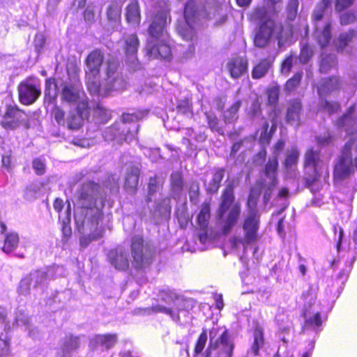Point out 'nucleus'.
<instances>
[{
	"label": "nucleus",
	"mask_w": 357,
	"mask_h": 357,
	"mask_svg": "<svg viewBox=\"0 0 357 357\" xmlns=\"http://www.w3.org/2000/svg\"><path fill=\"white\" fill-rule=\"evenodd\" d=\"M169 199H165L164 200V206H157V208L153 213V215H162L166 213H170L171 206L169 205Z\"/></svg>",
	"instance_id": "nucleus-62"
},
{
	"label": "nucleus",
	"mask_w": 357,
	"mask_h": 357,
	"mask_svg": "<svg viewBox=\"0 0 357 357\" xmlns=\"http://www.w3.org/2000/svg\"><path fill=\"white\" fill-rule=\"evenodd\" d=\"M20 102L26 105L33 104L41 94L40 82L36 77H29L18 86Z\"/></svg>",
	"instance_id": "nucleus-15"
},
{
	"label": "nucleus",
	"mask_w": 357,
	"mask_h": 357,
	"mask_svg": "<svg viewBox=\"0 0 357 357\" xmlns=\"http://www.w3.org/2000/svg\"><path fill=\"white\" fill-rule=\"evenodd\" d=\"M167 21H171V19L169 16V10L167 6H166L165 8H162L156 13L153 22L166 23Z\"/></svg>",
	"instance_id": "nucleus-54"
},
{
	"label": "nucleus",
	"mask_w": 357,
	"mask_h": 357,
	"mask_svg": "<svg viewBox=\"0 0 357 357\" xmlns=\"http://www.w3.org/2000/svg\"><path fill=\"white\" fill-rule=\"evenodd\" d=\"M312 56V50L308 45H303L301 50L299 56L300 61L303 63H307Z\"/></svg>",
	"instance_id": "nucleus-57"
},
{
	"label": "nucleus",
	"mask_w": 357,
	"mask_h": 357,
	"mask_svg": "<svg viewBox=\"0 0 357 357\" xmlns=\"http://www.w3.org/2000/svg\"><path fill=\"white\" fill-rule=\"evenodd\" d=\"M79 337L72 335H66L62 343L61 351H59L56 357H71V352L79 347Z\"/></svg>",
	"instance_id": "nucleus-27"
},
{
	"label": "nucleus",
	"mask_w": 357,
	"mask_h": 357,
	"mask_svg": "<svg viewBox=\"0 0 357 357\" xmlns=\"http://www.w3.org/2000/svg\"><path fill=\"white\" fill-rule=\"evenodd\" d=\"M241 102L236 101L229 109L224 112V119L226 123H232L237 118V112L241 107Z\"/></svg>",
	"instance_id": "nucleus-42"
},
{
	"label": "nucleus",
	"mask_w": 357,
	"mask_h": 357,
	"mask_svg": "<svg viewBox=\"0 0 357 357\" xmlns=\"http://www.w3.org/2000/svg\"><path fill=\"white\" fill-rule=\"evenodd\" d=\"M117 342L116 334L96 335L91 338L89 347L93 349L107 350L112 348Z\"/></svg>",
	"instance_id": "nucleus-24"
},
{
	"label": "nucleus",
	"mask_w": 357,
	"mask_h": 357,
	"mask_svg": "<svg viewBox=\"0 0 357 357\" xmlns=\"http://www.w3.org/2000/svg\"><path fill=\"white\" fill-rule=\"evenodd\" d=\"M94 115L99 122L105 123L111 118V112L102 106H98Z\"/></svg>",
	"instance_id": "nucleus-47"
},
{
	"label": "nucleus",
	"mask_w": 357,
	"mask_h": 357,
	"mask_svg": "<svg viewBox=\"0 0 357 357\" xmlns=\"http://www.w3.org/2000/svg\"><path fill=\"white\" fill-rule=\"evenodd\" d=\"M302 77V73L298 72L296 73L293 77L289 79L285 85V89L288 91H291L295 89L296 86L298 85V84L301 82Z\"/></svg>",
	"instance_id": "nucleus-55"
},
{
	"label": "nucleus",
	"mask_w": 357,
	"mask_h": 357,
	"mask_svg": "<svg viewBox=\"0 0 357 357\" xmlns=\"http://www.w3.org/2000/svg\"><path fill=\"white\" fill-rule=\"evenodd\" d=\"M296 60V57H294L293 55H290L289 56L287 57L282 63L281 73L285 75H288L291 71L294 61Z\"/></svg>",
	"instance_id": "nucleus-59"
},
{
	"label": "nucleus",
	"mask_w": 357,
	"mask_h": 357,
	"mask_svg": "<svg viewBox=\"0 0 357 357\" xmlns=\"http://www.w3.org/2000/svg\"><path fill=\"white\" fill-rule=\"evenodd\" d=\"M284 143L282 140H279L274 146V156L269 159L268 163L265 167V174L268 178L270 179V185L268 190H271V188H273L277 185V169L278 166V155L281 150L283 149Z\"/></svg>",
	"instance_id": "nucleus-21"
},
{
	"label": "nucleus",
	"mask_w": 357,
	"mask_h": 357,
	"mask_svg": "<svg viewBox=\"0 0 357 357\" xmlns=\"http://www.w3.org/2000/svg\"><path fill=\"white\" fill-rule=\"evenodd\" d=\"M139 40L135 34L128 36L125 39L126 63L130 70L135 71L140 68L136 52Z\"/></svg>",
	"instance_id": "nucleus-19"
},
{
	"label": "nucleus",
	"mask_w": 357,
	"mask_h": 357,
	"mask_svg": "<svg viewBox=\"0 0 357 357\" xmlns=\"http://www.w3.org/2000/svg\"><path fill=\"white\" fill-rule=\"evenodd\" d=\"M199 184L197 181H192L189 187V195L190 202L197 204L199 197Z\"/></svg>",
	"instance_id": "nucleus-58"
},
{
	"label": "nucleus",
	"mask_w": 357,
	"mask_h": 357,
	"mask_svg": "<svg viewBox=\"0 0 357 357\" xmlns=\"http://www.w3.org/2000/svg\"><path fill=\"white\" fill-rule=\"evenodd\" d=\"M357 169V136L352 137L344 144L334 167V178L342 181L352 175Z\"/></svg>",
	"instance_id": "nucleus-9"
},
{
	"label": "nucleus",
	"mask_w": 357,
	"mask_h": 357,
	"mask_svg": "<svg viewBox=\"0 0 357 357\" xmlns=\"http://www.w3.org/2000/svg\"><path fill=\"white\" fill-rule=\"evenodd\" d=\"M129 254L123 248L112 250L107 255L109 263L119 271H126L130 265Z\"/></svg>",
	"instance_id": "nucleus-23"
},
{
	"label": "nucleus",
	"mask_w": 357,
	"mask_h": 357,
	"mask_svg": "<svg viewBox=\"0 0 357 357\" xmlns=\"http://www.w3.org/2000/svg\"><path fill=\"white\" fill-rule=\"evenodd\" d=\"M304 304L305 323L303 326V333L313 332L315 335L322 330L323 319L321 316V309L319 304L316 303V292L312 287L302 294Z\"/></svg>",
	"instance_id": "nucleus-10"
},
{
	"label": "nucleus",
	"mask_w": 357,
	"mask_h": 357,
	"mask_svg": "<svg viewBox=\"0 0 357 357\" xmlns=\"http://www.w3.org/2000/svg\"><path fill=\"white\" fill-rule=\"evenodd\" d=\"M301 103L295 100L290 103L287 112V121L292 126H298L300 121Z\"/></svg>",
	"instance_id": "nucleus-29"
},
{
	"label": "nucleus",
	"mask_w": 357,
	"mask_h": 357,
	"mask_svg": "<svg viewBox=\"0 0 357 357\" xmlns=\"http://www.w3.org/2000/svg\"><path fill=\"white\" fill-rule=\"evenodd\" d=\"M331 1L332 0H321V1L317 4L312 15L314 20L320 21L324 20V15L331 10Z\"/></svg>",
	"instance_id": "nucleus-35"
},
{
	"label": "nucleus",
	"mask_w": 357,
	"mask_h": 357,
	"mask_svg": "<svg viewBox=\"0 0 357 357\" xmlns=\"http://www.w3.org/2000/svg\"><path fill=\"white\" fill-rule=\"evenodd\" d=\"M52 114L54 115V117L56 121L59 125H65V123H66V125H68V119L72 120V116L73 115H76V114H73L70 115V116L68 117V119L66 121L64 119V112L62 109H61L59 107H55V109L52 112ZM68 126V128L71 129L68 126Z\"/></svg>",
	"instance_id": "nucleus-52"
},
{
	"label": "nucleus",
	"mask_w": 357,
	"mask_h": 357,
	"mask_svg": "<svg viewBox=\"0 0 357 357\" xmlns=\"http://www.w3.org/2000/svg\"><path fill=\"white\" fill-rule=\"evenodd\" d=\"M59 221L62 224V231L65 236L68 237L71 234V228L70 227V205L68 204L67 208L63 214H59Z\"/></svg>",
	"instance_id": "nucleus-39"
},
{
	"label": "nucleus",
	"mask_w": 357,
	"mask_h": 357,
	"mask_svg": "<svg viewBox=\"0 0 357 357\" xmlns=\"http://www.w3.org/2000/svg\"><path fill=\"white\" fill-rule=\"evenodd\" d=\"M241 213V205L234 202L233 189L227 187L222 195V202L218 210L224 234H227L236 224Z\"/></svg>",
	"instance_id": "nucleus-11"
},
{
	"label": "nucleus",
	"mask_w": 357,
	"mask_h": 357,
	"mask_svg": "<svg viewBox=\"0 0 357 357\" xmlns=\"http://www.w3.org/2000/svg\"><path fill=\"white\" fill-rule=\"evenodd\" d=\"M339 86V79L336 77L321 79L317 86L318 93L321 99V107L329 114L336 112L339 109L340 105L337 102H330L326 100L324 101V98L327 94L338 89Z\"/></svg>",
	"instance_id": "nucleus-14"
},
{
	"label": "nucleus",
	"mask_w": 357,
	"mask_h": 357,
	"mask_svg": "<svg viewBox=\"0 0 357 357\" xmlns=\"http://www.w3.org/2000/svg\"><path fill=\"white\" fill-rule=\"evenodd\" d=\"M32 165L37 174L42 175L45 173V164L43 159L40 158L34 159Z\"/></svg>",
	"instance_id": "nucleus-61"
},
{
	"label": "nucleus",
	"mask_w": 357,
	"mask_h": 357,
	"mask_svg": "<svg viewBox=\"0 0 357 357\" xmlns=\"http://www.w3.org/2000/svg\"><path fill=\"white\" fill-rule=\"evenodd\" d=\"M307 33L305 24H260L254 42L256 46L262 47L268 40H276L282 47L296 41L298 36H306Z\"/></svg>",
	"instance_id": "nucleus-4"
},
{
	"label": "nucleus",
	"mask_w": 357,
	"mask_h": 357,
	"mask_svg": "<svg viewBox=\"0 0 357 357\" xmlns=\"http://www.w3.org/2000/svg\"><path fill=\"white\" fill-rule=\"evenodd\" d=\"M158 296L166 305L157 304L153 306V311L165 314L174 321L181 324H185L190 320V312L194 306L192 299L185 298L168 287L160 289Z\"/></svg>",
	"instance_id": "nucleus-5"
},
{
	"label": "nucleus",
	"mask_w": 357,
	"mask_h": 357,
	"mask_svg": "<svg viewBox=\"0 0 357 357\" xmlns=\"http://www.w3.org/2000/svg\"><path fill=\"white\" fill-rule=\"evenodd\" d=\"M323 166L324 162L318 149L307 150L305 155V167L312 179H316L319 176Z\"/></svg>",
	"instance_id": "nucleus-20"
},
{
	"label": "nucleus",
	"mask_w": 357,
	"mask_h": 357,
	"mask_svg": "<svg viewBox=\"0 0 357 357\" xmlns=\"http://www.w3.org/2000/svg\"><path fill=\"white\" fill-rule=\"evenodd\" d=\"M166 24H150L149 38L146 47L147 55L152 59H170L172 50Z\"/></svg>",
	"instance_id": "nucleus-8"
},
{
	"label": "nucleus",
	"mask_w": 357,
	"mask_h": 357,
	"mask_svg": "<svg viewBox=\"0 0 357 357\" xmlns=\"http://www.w3.org/2000/svg\"><path fill=\"white\" fill-rule=\"evenodd\" d=\"M254 342L252 346V351L255 355H257L259 349L264 344V334L262 329L259 327H256L254 333Z\"/></svg>",
	"instance_id": "nucleus-43"
},
{
	"label": "nucleus",
	"mask_w": 357,
	"mask_h": 357,
	"mask_svg": "<svg viewBox=\"0 0 357 357\" xmlns=\"http://www.w3.org/2000/svg\"><path fill=\"white\" fill-rule=\"evenodd\" d=\"M103 59V53L100 50L92 51L86 59V83L92 94L107 96L113 91H120L126 86V82L121 74L116 71L118 64L113 60L107 62L105 86L100 84L99 73Z\"/></svg>",
	"instance_id": "nucleus-3"
},
{
	"label": "nucleus",
	"mask_w": 357,
	"mask_h": 357,
	"mask_svg": "<svg viewBox=\"0 0 357 357\" xmlns=\"http://www.w3.org/2000/svg\"><path fill=\"white\" fill-rule=\"evenodd\" d=\"M24 326L25 329L28 331L29 335L33 338L36 337L34 329L31 328L29 319L26 317L22 310H17L15 316V321L13 324V327L15 326Z\"/></svg>",
	"instance_id": "nucleus-32"
},
{
	"label": "nucleus",
	"mask_w": 357,
	"mask_h": 357,
	"mask_svg": "<svg viewBox=\"0 0 357 357\" xmlns=\"http://www.w3.org/2000/svg\"><path fill=\"white\" fill-rule=\"evenodd\" d=\"M299 157V152L296 147H292L287 154L284 165L287 170L290 173V176L295 175V168Z\"/></svg>",
	"instance_id": "nucleus-31"
},
{
	"label": "nucleus",
	"mask_w": 357,
	"mask_h": 357,
	"mask_svg": "<svg viewBox=\"0 0 357 357\" xmlns=\"http://www.w3.org/2000/svg\"><path fill=\"white\" fill-rule=\"evenodd\" d=\"M47 280V274L43 271H36L31 273L29 276L22 279L20 281L18 292L22 295H26L30 291V287L33 284V288H41L43 289Z\"/></svg>",
	"instance_id": "nucleus-18"
},
{
	"label": "nucleus",
	"mask_w": 357,
	"mask_h": 357,
	"mask_svg": "<svg viewBox=\"0 0 357 357\" xmlns=\"http://www.w3.org/2000/svg\"><path fill=\"white\" fill-rule=\"evenodd\" d=\"M18 244V234L16 232H10L6 235L2 250L6 253H10L17 248Z\"/></svg>",
	"instance_id": "nucleus-37"
},
{
	"label": "nucleus",
	"mask_w": 357,
	"mask_h": 357,
	"mask_svg": "<svg viewBox=\"0 0 357 357\" xmlns=\"http://www.w3.org/2000/svg\"><path fill=\"white\" fill-rule=\"evenodd\" d=\"M69 76L70 81L63 84L61 99L76 106V115L72 116V120L68 121V126L75 130L81 126L84 118L88 115L89 103L77 72L74 70L72 75L69 73Z\"/></svg>",
	"instance_id": "nucleus-6"
},
{
	"label": "nucleus",
	"mask_w": 357,
	"mask_h": 357,
	"mask_svg": "<svg viewBox=\"0 0 357 357\" xmlns=\"http://www.w3.org/2000/svg\"><path fill=\"white\" fill-rule=\"evenodd\" d=\"M125 16L127 22H139L140 20V12L138 3L132 1L128 3L125 9Z\"/></svg>",
	"instance_id": "nucleus-33"
},
{
	"label": "nucleus",
	"mask_w": 357,
	"mask_h": 357,
	"mask_svg": "<svg viewBox=\"0 0 357 357\" xmlns=\"http://www.w3.org/2000/svg\"><path fill=\"white\" fill-rule=\"evenodd\" d=\"M171 188L172 196L178 198L183 189L182 176L179 172H174L171 176Z\"/></svg>",
	"instance_id": "nucleus-36"
},
{
	"label": "nucleus",
	"mask_w": 357,
	"mask_h": 357,
	"mask_svg": "<svg viewBox=\"0 0 357 357\" xmlns=\"http://www.w3.org/2000/svg\"><path fill=\"white\" fill-rule=\"evenodd\" d=\"M225 171L223 169H217L213 174L211 180L208 183H206V190L211 193H214L218 191L220 183L224 177Z\"/></svg>",
	"instance_id": "nucleus-34"
},
{
	"label": "nucleus",
	"mask_w": 357,
	"mask_h": 357,
	"mask_svg": "<svg viewBox=\"0 0 357 357\" xmlns=\"http://www.w3.org/2000/svg\"><path fill=\"white\" fill-rule=\"evenodd\" d=\"M298 7V0H289L287 6V17L290 21L296 19Z\"/></svg>",
	"instance_id": "nucleus-53"
},
{
	"label": "nucleus",
	"mask_w": 357,
	"mask_h": 357,
	"mask_svg": "<svg viewBox=\"0 0 357 357\" xmlns=\"http://www.w3.org/2000/svg\"><path fill=\"white\" fill-rule=\"evenodd\" d=\"M139 174V169L138 167H132L130 168L125 180V187L127 189H130L131 190H135L138 183Z\"/></svg>",
	"instance_id": "nucleus-38"
},
{
	"label": "nucleus",
	"mask_w": 357,
	"mask_h": 357,
	"mask_svg": "<svg viewBox=\"0 0 357 357\" xmlns=\"http://www.w3.org/2000/svg\"><path fill=\"white\" fill-rule=\"evenodd\" d=\"M210 218L211 211L209 204L204 202L202 204L197 216V224L201 231L198 235V238L199 243L203 245H206L211 242L208 235V225Z\"/></svg>",
	"instance_id": "nucleus-17"
},
{
	"label": "nucleus",
	"mask_w": 357,
	"mask_h": 357,
	"mask_svg": "<svg viewBox=\"0 0 357 357\" xmlns=\"http://www.w3.org/2000/svg\"><path fill=\"white\" fill-rule=\"evenodd\" d=\"M227 69L231 77L237 79L248 71V60L243 57L231 59L227 63Z\"/></svg>",
	"instance_id": "nucleus-25"
},
{
	"label": "nucleus",
	"mask_w": 357,
	"mask_h": 357,
	"mask_svg": "<svg viewBox=\"0 0 357 357\" xmlns=\"http://www.w3.org/2000/svg\"><path fill=\"white\" fill-rule=\"evenodd\" d=\"M200 0H188L185 6L184 14L185 17H192L198 9Z\"/></svg>",
	"instance_id": "nucleus-48"
},
{
	"label": "nucleus",
	"mask_w": 357,
	"mask_h": 357,
	"mask_svg": "<svg viewBox=\"0 0 357 357\" xmlns=\"http://www.w3.org/2000/svg\"><path fill=\"white\" fill-rule=\"evenodd\" d=\"M176 29L181 37L185 40H190L195 36V29L192 24H177Z\"/></svg>",
	"instance_id": "nucleus-40"
},
{
	"label": "nucleus",
	"mask_w": 357,
	"mask_h": 357,
	"mask_svg": "<svg viewBox=\"0 0 357 357\" xmlns=\"http://www.w3.org/2000/svg\"><path fill=\"white\" fill-rule=\"evenodd\" d=\"M339 230V234L337 238V249L339 252H341V250H343L346 249V248L343 247L342 245V238H343V230L341 227L338 228ZM337 227H335V231L337 232ZM351 240L352 241H349L348 245H347V249L348 250L349 255L351 257V259L349 262V265H347L348 267V269L342 270L338 275V280H340V282L342 284H344L345 281L347 280L349 273L352 268V265L356 261L357 258V225L355 227L353 234L351 236Z\"/></svg>",
	"instance_id": "nucleus-13"
},
{
	"label": "nucleus",
	"mask_w": 357,
	"mask_h": 357,
	"mask_svg": "<svg viewBox=\"0 0 357 357\" xmlns=\"http://www.w3.org/2000/svg\"><path fill=\"white\" fill-rule=\"evenodd\" d=\"M314 36L321 48L326 47L331 40V24H315Z\"/></svg>",
	"instance_id": "nucleus-26"
},
{
	"label": "nucleus",
	"mask_w": 357,
	"mask_h": 357,
	"mask_svg": "<svg viewBox=\"0 0 357 357\" xmlns=\"http://www.w3.org/2000/svg\"><path fill=\"white\" fill-rule=\"evenodd\" d=\"M252 141V137H246L243 141L235 142L231 147L230 153L231 156H234L235 154L241 149V147L243 145L244 143L249 142L251 144Z\"/></svg>",
	"instance_id": "nucleus-63"
},
{
	"label": "nucleus",
	"mask_w": 357,
	"mask_h": 357,
	"mask_svg": "<svg viewBox=\"0 0 357 357\" xmlns=\"http://www.w3.org/2000/svg\"><path fill=\"white\" fill-rule=\"evenodd\" d=\"M26 114L15 105L6 104L1 126L6 130H14L26 121Z\"/></svg>",
	"instance_id": "nucleus-16"
},
{
	"label": "nucleus",
	"mask_w": 357,
	"mask_h": 357,
	"mask_svg": "<svg viewBox=\"0 0 357 357\" xmlns=\"http://www.w3.org/2000/svg\"><path fill=\"white\" fill-rule=\"evenodd\" d=\"M354 0H336L335 10L341 12L352 5Z\"/></svg>",
	"instance_id": "nucleus-64"
},
{
	"label": "nucleus",
	"mask_w": 357,
	"mask_h": 357,
	"mask_svg": "<svg viewBox=\"0 0 357 357\" xmlns=\"http://www.w3.org/2000/svg\"><path fill=\"white\" fill-rule=\"evenodd\" d=\"M270 185V179L264 183H258L255 186L252 187L248 199V213L244 219L243 225V234H238L229 240V244L231 249L238 255L242 251L244 252L247 247L255 243L258 239V230L259 228V214L257 208V200L264 190V202L267 204L271 197V194L274 190H268Z\"/></svg>",
	"instance_id": "nucleus-2"
},
{
	"label": "nucleus",
	"mask_w": 357,
	"mask_h": 357,
	"mask_svg": "<svg viewBox=\"0 0 357 357\" xmlns=\"http://www.w3.org/2000/svg\"><path fill=\"white\" fill-rule=\"evenodd\" d=\"M273 60L271 58H266L261 60L256 65L252 71V77L253 79H260L264 77L269 69L271 68Z\"/></svg>",
	"instance_id": "nucleus-30"
},
{
	"label": "nucleus",
	"mask_w": 357,
	"mask_h": 357,
	"mask_svg": "<svg viewBox=\"0 0 357 357\" xmlns=\"http://www.w3.org/2000/svg\"><path fill=\"white\" fill-rule=\"evenodd\" d=\"M160 183L161 181L159 179V178L156 176L150 178L149 183V202L151 201V196L159 190Z\"/></svg>",
	"instance_id": "nucleus-51"
},
{
	"label": "nucleus",
	"mask_w": 357,
	"mask_h": 357,
	"mask_svg": "<svg viewBox=\"0 0 357 357\" xmlns=\"http://www.w3.org/2000/svg\"><path fill=\"white\" fill-rule=\"evenodd\" d=\"M10 339L6 334L0 336V357H8L10 354Z\"/></svg>",
	"instance_id": "nucleus-46"
},
{
	"label": "nucleus",
	"mask_w": 357,
	"mask_h": 357,
	"mask_svg": "<svg viewBox=\"0 0 357 357\" xmlns=\"http://www.w3.org/2000/svg\"><path fill=\"white\" fill-rule=\"evenodd\" d=\"M148 114V110H140L132 113H126L122 115L120 121L116 122L111 127L107 128L102 136L106 141L116 140L117 143L123 142H132L137 135L138 125L131 123L144 118Z\"/></svg>",
	"instance_id": "nucleus-7"
},
{
	"label": "nucleus",
	"mask_w": 357,
	"mask_h": 357,
	"mask_svg": "<svg viewBox=\"0 0 357 357\" xmlns=\"http://www.w3.org/2000/svg\"><path fill=\"white\" fill-rule=\"evenodd\" d=\"M75 211V221L79 233L80 245L86 248L90 241L101 238L105 231L102 208L104 206L100 186L93 182L84 183L81 188Z\"/></svg>",
	"instance_id": "nucleus-1"
},
{
	"label": "nucleus",
	"mask_w": 357,
	"mask_h": 357,
	"mask_svg": "<svg viewBox=\"0 0 357 357\" xmlns=\"http://www.w3.org/2000/svg\"><path fill=\"white\" fill-rule=\"evenodd\" d=\"M176 109H177V111L178 113L185 114L188 116H190L192 115L191 105L190 104V102L188 100H184L181 101L178 104Z\"/></svg>",
	"instance_id": "nucleus-56"
},
{
	"label": "nucleus",
	"mask_w": 357,
	"mask_h": 357,
	"mask_svg": "<svg viewBox=\"0 0 357 357\" xmlns=\"http://www.w3.org/2000/svg\"><path fill=\"white\" fill-rule=\"evenodd\" d=\"M45 43V36L43 33H38L36 35L34 39L35 49L37 53L39 54L41 53L44 44Z\"/></svg>",
	"instance_id": "nucleus-60"
},
{
	"label": "nucleus",
	"mask_w": 357,
	"mask_h": 357,
	"mask_svg": "<svg viewBox=\"0 0 357 357\" xmlns=\"http://www.w3.org/2000/svg\"><path fill=\"white\" fill-rule=\"evenodd\" d=\"M354 31L342 33L339 37L333 40V44L338 52H349V48L351 47L354 38Z\"/></svg>",
	"instance_id": "nucleus-28"
},
{
	"label": "nucleus",
	"mask_w": 357,
	"mask_h": 357,
	"mask_svg": "<svg viewBox=\"0 0 357 357\" xmlns=\"http://www.w3.org/2000/svg\"><path fill=\"white\" fill-rule=\"evenodd\" d=\"M107 16L111 22H117L121 17V8L116 2H113L107 8Z\"/></svg>",
	"instance_id": "nucleus-44"
},
{
	"label": "nucleus",
	"mask_w": 357,
	"mask_h": 357,
	"mask_svg": "<svg viewBox=\"0 0 357 357\" xmlns=\"http://www.w3.org/2000/svg\"><path fill=\"white\" fill-rule=\"evenodd\" d=\"M205 114L208 121V124L211 130L221 133L222 132V128L220 126L219 120L216 116L212 113H205Z\"/></svg>",
	"instance_id": "nucleus-49"
},
{
	"label": "nucleus",
	"mask_w": 357,
	"mask_h": 357,
	"mask_svg": "<svg viewBox=\"0 0 357 357\" xmlns=\"http://www.w3.org/2000/svg\"><path fill=\"white\" fill-rule=\"evenodd\" d=\"M336 63V58L334 54L324 55L322 54L321 62L320 65V71L321 73H327Z\"/></svg>",
	"instance_id": "nucleus-45"
},
{
	"label": "nucleus",
	"mask_w": 357,
	"mask_h": 357,
	"mask_svg": "<svg viewBox=\"0 0 357 357\" xmlns=\"http://www.w3.org/2000/svg\"><path fill=\"white\" fill-rule=\"evenodd\" d=\"M131 252L133 259L132 264L136 268H142L151 264L152 252L150 248L144 244L141 236L137 235L132 238Z\"/></svg>",
	"instance_id": "nucleus-12"
},
{
	"label": "nucleus",
	"mask_w": 357,
	"mask_h": 357,
	"mask_svg": "<svg viewBox=\"0 0 357 357\" xmlns=\"http://www.w3.org/2000/svg\"><path fill=\"white\" fill-rule=\"evenodd\" d=\"M206 342H207V331H206V330L204 329L202 331V333L200 334V335L197 341L196 345H195L194 351L196 355L199 354L203 351V350L206 346Z\"/></svg>",
	"instance_id": "nucleus-50"
},
{
	"label": "nucleus",
	"mask_w": 357,
	"mask_h": 357,
	"mask_svg": "<svg viewBox=\"0 0 357 357\" xmlns=\"http://www.w3.org/2000/svg\"><path fill=\"white\" fill-rule=\"evenodd\" d=\"M337 125L347 135L357 132V105L350 107L347 112L337 121Z\"/></svg>",
	"instance_id": "nucleus-22"
},
{
	"label": "nucleus",
	"mask_w": 357,
	"mask_h": 357,
	"mask_svg": "<svg viewBox=\"0 0 357 357\" xmlns=\"http://www.w3.org/2000/svg\"><path fill=\"white\" fill-rule=\"evenodd\" d=\"M57 96V86L54 79H48L45 82V100L51 102Z\"/></svg>",
	"instance_id": "nucleus-41"
}]
</instances>
